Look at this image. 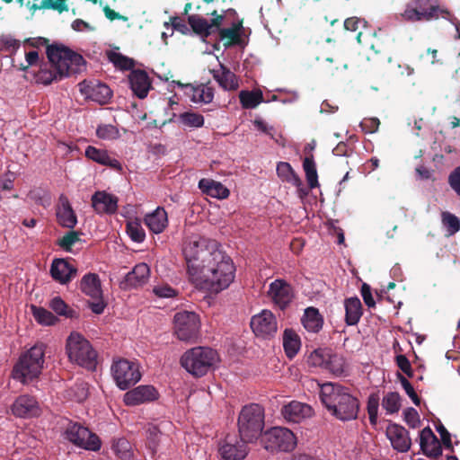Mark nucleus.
I'll use <instances>...</instances> for the list:
<instances>
[{"label":"nucleus","instance_id":"obj_1","mask_svg":"<svg viewBox=\"0 0 460 460\" xmlns=\"http://www.w3.org/2000/svg\"><path fill=\"white\" fill-rule=\"evenodd\" d=\"M190 281L199 289L218 294L234 281L233 261H188Z\"/></svg>","mask_w":460,"mask_h":460},{"label":"nucleus","instance_id":"obj_2","mask_svg":"<svg viewBox=\"0 0 460 460\" xmlns=\"http://www.w3.org/2000/svg\"><path fill=\"white\" fill-rule=\"evenodd\" d=\"M318 385L321 401L332 416L342 421L357 419L359 403L349 388L335 383Z\"/></svg>","mask_w":460,"mask_h":460},{"label":"nucleus","instance_id":"obj_3","mask_svg":"<svg viewBox=\"0 0 460 460\" xmlns=\"http://www.w3.org/2000/svg\"><path fill=\"white\" fill-rule=\"evenodd\" d=\"M45 345L37 343L19 357L12 371L14 380L28 385L37 379L42 372L45 363Z\"/></svg>","mask_w":460,"mask_h":460},{"label":"nucleus","instance_id":"obj_4","mask_svg":"<svg viewBox=\"0 0 460 460\" xmlns=\"http://www.w3.org/2000/svg\"><path fill=\"white\" fill-rule=\"evenodd\" d=\"M47 58L58 69V74L65 77L79 74L85 69L86 61L83 56L60 42L55 41L51 46H48Z\"/></svg>","mask_w":460,"mask_h":460},{"label":"nucleus","instance_id":"obj_5","mask_svg":"<svg viewBox=\"0 0 460 460\" xmlns=\"http://www.w3.org/2000/svg\"><path fill=\"white\" fill-rule=\"evenodd\" d=\"M69 360L88 370H94L97 365V352L90 341L77 332H72L66 343Z\"/></svg>","mask_w":460,"mask_h":460},{"label":"nucleus","instance_id":"obj_6","mask_svg":"<svg viewBox=\"0 0 460 460\" xmlns=\"http://www.w3.org/2000/svg\"><path fill=\"white\" fill-rule=\"evenodd\" d=\"M218 361L216 350L208 347H195L186 350L181 358V367L190 375L200 377Z\"/></svg>","mask_w":460,"mask_h":460},{"label":"nucleus","instance_id":"obj_7","mask_svg":"<svg viewBox=\"0 0 460 460\" xmlns=\"http://www.w3.org/2000/svg\"><path fill=\"white\" fill-rule=\"evenodd\" d=\"M408 22H430L439 17L451 21L452 14L434 0H410L402 13Z\"/></svg>","mask_w":460,"mask_h":460},{"label":"nucleus","instance_id":"obj_8","mask_svg":"<svg viewBox=\"0 0 460 460\" xmlns=\"http://www.w3.org/2000/svg\"><path fill=\"white\" fill-rule=\"evenodd\" d=\"M264 428V410L257 404L244 406L238 418L240 437L247 442L256 440Z\"/></svg>","mask_w":460,"mask_h":460},{"label":"nucleus","instance_id":"obj_9","mask_svg":"<svg viewBox=\"0 0 460 460\" xmlns=\"http://www.w3.org/2000/svg\"><path fill=\"white\" fill-rule=\"evenodd\" d=\"M219 246L216 240L193 236L184 242L182 252L184 259H226Z\"/></svg>","mask_w":460,"mask_h":460},{"label":"nucleus","instance_id":"obj_10","mask_svg":"<svg viewBox=\"0 0 460 460\" xmlns=\"http://www.w3.org/2000/svg\"><path fill=\"white\" fill-rule=\"evenodd\" d=\"M173 324L174 333L179 340L190 341L198 338L200 321L196 313L190 311L176 313L173 317Z\"/></svg>","mask_w":460,"mask_h":460},{"label":"nucleus","instance_id":"obj_11","mask_svg":"<svg viewBox=\"0 0 460 460\" xmlns=\"http://www.w3.org/2000/svg\"><path fill=\"white\" fill-rule=\"evenodd\" d=\"M268 451H292L296 446L294 433L287 428L274 427L266 431L262 438Z\"/></svg>","mask_w":460,"mask_h":460},{"label":"nucleus","instance_id":"obj_12","mask_svg":"<svg viewBox=\"0 0 460 460\" xmlns=\"http://www.w3.org/2000/svg\"><path fill=\"white\" fill-rule=\"evenodd\" d=\"M82 292L91 297L93 301L88 302V306L95 314H101L104 312L107 303L103 298L101 280L97 274L88 273L84 275L80 282Z\"/></svg>","mask_w":460,"mask_h":460},{"label":"nucleus","instance_id":"obj_13","mask_svg":"<svg viewBox=\"0 0 460 460\" xmlns=\"http://www.w3.org/2000/svg\"><path fill=\"white\" fill-rule=\"evenodd\" d=\"M111 374L118 387L126 390L141 379L139 366L127 359L114 361L111 366Z\"/></svg>","mask_w":460,"mask_h":460},{"label":"nucleus","instance_id":"obj_14","mask_svg":"<svg viewBox=\"0 0 460 460\" xmlns=\"http://www.w3.org/2000/svg\"><path fill=\"white\" fill-rule=\"evenodd\" d=\"M66 438L73 444L87 449L96 451L101 447L99 438L87 428L79 424H73L66 429Z\"/></svg>","mask_w":460,"mask_h":460},{"label":"nucleus","instance_id":"obj_15","mask_svg":"<svg viewBox=\"0 0 460 460\" xmlns=\"http://www.w3.org/2000/svg\"><path fill=\"white\" fill-rule=\"evenodd\" d=\"M251 328L254 334L261 338L274 336L278 331V323L275 315L269 310H262L252 316Z\"/></svg>","mask_w":460,"mask_h":460},{"label":"nucleus","instance_id":"obj_16","mask_svg":"<svg viewBox=\"0 0 460 460\" xmlns=\"http://www.w3.org/2000/svg\"><path fill=\"white\" fill-rule=\"evenodd\" d=\"M158 391L153 385H138L125 393L123 402L128 406H137L157 400Z\"/></svg>","mask_w":460,"mask_h":460},{"label":"nucleus","instance_id":"obj_17","mask_svg":"<svg viewBox=\"0 0 460 460\" xmlns=\"http://www.w3.org/2000/svg\"><path fill=\"white\" fill-rule=\"evenodd\" d=\"M247 441L228 436L219 447V454L224 460H243L248 454Z\"/></svg>","mask_w":460,"mask_h":460},{"label":"nucleus","instance_id":"obj_18","mask_svg":"<svg viewBox=\"0 0 460 460\" xmlns=\"http://www.w3.org/2000/svg\"><path fill=\"white\" fill-rule=\"evenodd\" d=\"M12 413L17 418H33L40 414V407L37 400L29 394L18 396L11 406Z\"/></svg>","mask_w":460,"mask_h":460},{"label":"nucleus","instance_id":"obj_19","mask_svg":"<svg viewBox=\"0 0 460 460\" xmlns=\"http://www.w3.org/2000/svg\"><path fill=\"white\" fill-rule=\"evenodd\" d=\"M268 295L274 305L281 310L285 309L294 297L291 286L283 279H276L271 282Z\"/></svg>","mask_w":460,"mask_h":460},{"label":"nucleus","instance_id":"obj_20","mask_svg":"<svg viewBox=\"0 0 460 460\" xmlns=\"http://www.w3.org/2000/svg\"><path fill=\"white\" fill-rule=\"evenodd\" d=\"M56 218L58 224L65 228L73 229L77 224V217L68 198L61 194L56 205Z\"/></svg>","mask_w":460,"mask_h":460},{"label":"nucleus","instance_id":"obj_21","mask_svg":"<svg viewBox=\"0 0 460 460\" xmlns=\"http://www.w3.org/2000/svg\"><path fill=\"white\" fill-rule=\"evenodd\" d=\"M149 274V266L145 262H140L125 275L124 279L119 282V288L123 290H128L140 287L146 282Z\"/></svg>","mask_w":460,"mask_h":460},{"label":"nucleus","instance_id":"obj_22","mask_svg":"<svg viewBox=\"0 0 460 460\" xmlns=\"http://www.w3.org/2000/svg\"><path fill=\"white\" fill-rule=\"evenodd\" d=\"M387 438L390 440L394 449L398 452H407L411 447V438L408 431L398 424H389L385 431Z\"/></svg>","mask_w":460,"mask_h":460},{"label":"nucleus","instance_id":"obj_23","mask_svg":"<svg viewBox=\"0 0 460 460\" xmlns=\"http://www.w3.org/2000/svg\"><path fill=\"white\" fill-rule=\"evenodd\" d=\"M178 86L185 89V94L195 103H210L214 98V89L208 84H200L194 86L190 84H183L179 81H173Z\"/></svg>","mask_w":460,"mask_h":460},{"label":"nucleus","instance_id":"obj_24","mask_svg":"<svg viewBox=\"0 0 460 460\" xmlns=\"http://www.w3.org/2000/svg\"><path fill=\"white\" fill-rule=\"evenodd\" d=\"M130 88L134 94L139 99L147 96L152 87L151 80L145 70L134 69L128 75Z\"/></svg>","mask_w":460,"mask_h":460},{"label":"nucleus","instance_id":"obj_25","mask_svg":"<svg viewBox=\"0 0 460 460\" xmlns=\"http://www.w3.org/2000/svg\"><path fill=\"white\" fill-rule=\"evenodd\" d=\"M118 198L106 191H96L92 196V206L98 214H114L118 209Z\"/></svg>","mask_w":460,"mask_h":460},{"label":"nucleus","instance_id":"obj_26","mask_svg":"<svg viewBox=\"0 0 460 460\" xmlns=\"http://www.w3.org/2000/svg\"><path fill=\"white\" fill-rule=\"evenodd\" d=\"M243 30V19H237L232 22L229 28H223L217 32L218 39L223 41L226 49L232 46L241 45L243 40L241 38Z\"/></svg>","mask_w":460,"mask_h":460},{"label":"nucleus","instance_id":"obj_27","mask_svg":"<svg viewBox=\"0 0 460 460\" xmlns=\"http://www.w3.org/2000/svg\"><path fill=\"white\" fill-rule=\"evenodd\" d=\"M281 413L288 421L297 423L312 416L313 410L305 403L292 401L282 408Z\"/></svg>","mask_w":460,"mask_h":460},{"label":"nucleus","instance_id":"obj_28","mask_svg":"<svg viewBox=\"0 0 460 460\" xmlns=\"http://www.w3.org/2000/svg\"><path fill=\"white\" fill-rule=\"evenodd\" d=\"M210 73L218 85L225 91H236L239 88L236 75L224 64L219 63V68L212 69Z\"/></svg>","mask_w":460,"mask_h":460},{"label":"nucleus","instance_id":"obj_29","mask_svg":"<svg viewBox=\"0 0 460 460\" xmlns=\"http://www.w3.org/2000/svg\"><path fill=\"white\" fill-rule=\"evenodd\" d=\"M420 445L423 453L429 457H438L442 454L441 444L429 428L420 431Z\"/></svg>","mask_w":460,"mask_h":460},{"label":"nucleus","instance_id":"obj_30","mask_svg":"<svg viewBox=\"0 0 460 460\" xmlns=\"http://www.w3.org/2000/svg\"><path fill=\"white\" fill-rule=\"evenodd\" d=\"M76 269L68 261H52L51 277L60 284H66L76 275Z\"/></svg>","mask_w":460,"mask_h":460},{"label":"nucleus","instance_id":"obj_31","mask_svg":"<svg viewBox=\"0 0 460 460\" xmlns=\"http://www.w3.org/2000/svg\"><path fill=\"white\" fill-rule=\"evenodd\" d=\"M84 155L88 159H91L97 164L108 166L118 172L122 171V165L119 161L115 158H111L109 155L107 150L99 149L93 146H88L85 149Z\"/></svg>","mask_w":460,"mask_h":460},{"label":"nucleus","instance_id":"obj_32","mask_svg":"<svg viewBox=\"0 0 460 460\" xmlns=\"http://www.w3.org/2000/svg\"><path fill=\"white\" fill-rule=\"evenodd\" d=\"M84 93L92 101L100 104H106L112 97V91L111 88L102 83H97L92 85H87Z\"/></svg>","mask_w":460,"mask_h":460},{"label":"nucleus","instance_id":"obj_33","mask_svg":"<svg viewBox=\"0 0 460 460\" xmlns=\"http://www.w3.org/2000/svg\"><path fill=\"white\" fill-rule=\"evenodd\" d=\"M199 188L203 193L212 198L226 199L230 194L229 190L221 182L210 179H201L199 181Z\"/></svg>","mask_w":460,"mask_h":460},{"label":"nucleus","instance_id":"obj_34","mask_svg":"<svg viewBox=\"0 0 460 460\" xmlns=\"http://www.w3.org/2000/svg\"><path fill=\"white\" fill-rule=\"evenodd\" d=\"M168 223L167 213L163 208H157L145 217L146 226L155 234L162 233Z\"/></svg>","mask_w":460,"mask_h":460},{"label":"nucleus","instance_id":"obj_35","mask_svg":"<svg viewBox=\"0 0 460 460\" xmlns=\"http://www.w3.org/2000/svg\"><path fill=\"white\" fill-rule=\"evenodd\" d=\"M304 328L313 333L318 332L323 324V319L318 309L314 307H307L301 319Z\"/></svg>","mask_w":460,"mask_h":460},{"label":"nucleus","instance_id":"obj_36","mask_svg":"<svg viewBox=\"0 0 460 460\" xmlns=\"http://www.w3.org/2000/svg\"><path fill=\"white\" fill-rule=\"evenodd\" d=\"M345 321L348 325L357 324L362 315L361 302L358 297H349L344 302Z\"/></svg>","mask_w":460,"mask_h":460},{"label":"nucleus","instance_id":"obj_37","mask_svg":"<svg viewBox=\"0 0 460 460\" xmlns=\"http://www.w3.org/2000/svg\"><path fill=\"white\" fill-rule=\"evenodd\" d=\"M283 347L289 358H294L300 349L301 341L298 334L291 330L286 329L283 333Z\"/></svg>","mask_w":460,"mask_h":460},{"label":"nucleus","instance_id":"obj_38","mask_svg":"<svg viewBox=\"0 0 460 460\" xmlns=\"http://www.w3.org/2000/svg\"><path fill=\"white\" fill-rule=\"evenodd\" d=\"M188 23L190 26V31L203 39L213 35L208 21L199 14L189 15Z\"/></svg>","mask_w":460,"mask_h":460},{"label":"nucleus","instance_id":"obj_39","mask_svg":"<svg viewBox=\"0 0 460 460\" xmlns=\"http://www.w3.org/2000/svg\"><path fill=\"white\" fill-rule=\"evenodd\" d=\"M65 76L59 75L58 69L51 64L50 67H48L47 64L40 65L39 71L35 74L36 82L45 85L50 84L54 81H60Z\"/></svg>","mask_w":460,"mask_h":460},{"label":"nucleus","instance_id":"obj_40","mask_svg":"<svg viewBox=\"0 0 460 460\" xmlns=\"http://www.w3.org/2000/svg\"><path fill=\"white\" fill-rule=\"evenodd\" d=\"M278 176L283 181L299 187L302 185V181L299 176L295 172L290 164L287 162H279L277 165Z\"/></svg>","mask_w":460,"mask_h":460},{"label":"nucleus","instance_id":"obj_41","mask_svg":"<svg viewBox=\"0 0 460 460\" xmlns=\"http://www.w3.org/2000/svg\"><path fill=\"white\" fill-rule=\"evenodd\" d=\"M303 169L310 189L319 186L316 164L313 155H306L303 161Z\"/></svg>","mask_w":460,"mask_h":460},{"label":"nucleus","instance_id":"obj_42","mask_svg":"<svg viewBox=\"0 0 460 460\" xmlns=\"http://www.w3.org/2000/svg\"><path fill=\"white\" fill-rule=\"evenodd\" d=\"M107 58L110 62H111L116 68L120 70H134L135 60L128 57L122 55L119 52H116L113 50H108L106 52Z\"/></svg>","mask_w":460,"mask_h":460},{"label":"nucleus","instance_id":"obj_43","mask_svg":"<svg viewBox=\"0 0 460 460\" xmlns=\"http://www.w3.org/2000/svg\"><path fill=\"white\" fill-rule=\"evenodd\" d=\"M31 311L35 321L40 325L51 326L55 325L58 321L57 316L43 307L31 305Z\"/></svg>","mask_w":460,"mask_h":460},{"label":"nucleus","instance_id":"obj_44","mask_svg":"<svg viewBox=\"0 0 460 460\" xmlns=\"http://www.w3.org/2000/svg\"><path fill=\"white\" fill-rule=\"evenodd\" d=\"M239 99L243 109H254L263 101V96L261 91H241Z\"/></svg>","mask_w":460,"mask_h":460},{"label":"nucleus","instance_id":"obj_45","mask_svg":"<svg viewBox=\"0 0 460 460\" xmlns=\"http://www.w3.org/2000/svg\"><path fill=\"white\" fill-rule=\"evenodd\" d=\"M49 307L58 315L65 316L66 318H76L77 313L70 308L65 301L59 297L55 296L49 302Z\"/></svg>","mask_w":460,"mask_h":460},{"label":"nucleus","instance_id":"obj_46","mask_svg":"<svg viewBox=\"0 0 460 460\" xmlns=\"http://www.w3.org/2000/svg\"><path fill=\"white\" fill-rule=\"evenodd\" d=\"M112 450L121 460H129L133 456L130 443L123 438L113 441Z\"/></svg>","mask_w":460,"mask_h":460},{"label":"nucleus","instance_id":"obj_47","mask_svg":"<svg viewBox=\"0 0 460 460\" xmlns=\"http://www.w3.org/2000/svg\"><path fill=\"white\" fill-rule=\"evenodd\" d=\"M382 406L387 414L397 412L401 407V399L398 393L390 392L382 400Z\"/></svg>","mask_w":460,"mask_h":460},{"label":"nucleus","instance_id":"obj_48","mask_svg":"<svg viewBox=\"0 0 460 460\" xmlns=\"http://www.w3.org/2000/svg\"><path fill=\"white\" fill-rule=\"evenodd\" d=\"M162 437V433L155 426H149L146 429L147 447L152 456L155 455L157 452Z\"/></svg>","mask_w":460,"mask_h":460},{"label":"nucleus","instance_id":"obj_49","mask_svg":"<svg viewBox=\"0 0 460 460\" xmlns=\"http://www.w3.org/2000/svg\"><path fill=\"white\" fill-rule=\"evenodd\" d=\"M345 362L342 357L330 353L325 368L336 376L344 372Z\"/></svg>","mask_w":460,"mask_h":460},{"label":"nucleus","instance_id":"obj_50","mask_svg":"<svg viewBox=\"0 0 460 460\" xmlns=\"http://www.w3.org/2000/svg\"><path fill=\"white\" fill-rule=\"evenodd\" d=\"M330 353L331 351L326 349L314 350L308 357L309 365L325 368Z\"/></svg>","mask_w":460,"mask_h":460},{"label":"nucleus","instance_id":"obj_51","mask_svg":"<svg viewBox=\"0 0 460 460\" xmlns=\"http://www.w3.org/2000/svg\"><path fill=\"white\" fill-rule=\"evenodd\" d=\"M179 119L183 125L190 128H200L204 125V117L191 111L180 114Z\"/></svg>","mask_w":460,"mask_h":460},{"label":"nucleus","instance_id":"obj_52","mask_svg":"<svg viewBox=\"0 0 460 460\" xmlns=\"http://www.w3.org/2000/svg\"><path fill=\"white\" fill-rule=\"evenodd\" d=\"M443 226L447 228L449 234H454L460 229V220L454 214L444 211L441 214Z\"/></svg>","mask_w":460,"mask_h":460},{"label":"nucleus","instance_id":"obj_53","mask_svg":"<svg viewBox=\"0 0 460 460\" xmlns=\"http://www.w3.org/2000/svg\"><path fill=\"white\" fill-rule=\"evenodd\" d=\"M96 136L103 140H113L119 137V129L111 124H102L96 128Z\"/></svg>","mask_w":460,"mask_h":460},{"label":"nucleus","instance_id":"obj_54","mask_svg":"<svg viewBox=\"0 0 460 460\" xmlns=\"http://www.w3.org/2000/svg\"><path fill=\"white\" fill-rule=\"evenodd\" d=\"M68 395L74 401L79 402L84 401L88 396L87 384L84 382L75 384L68 390Z\"/></svg>","mask_w":460,"mask_h":460},{"label":"nucleus","instance_id":"obj_55","mask_svg":"<svg viewBox=\"0 0 460 460\" xmlns=\"http://www.w3.org/2000/svg\"><path fill=\"white\" fill-rule=\"evenodd\" d=\"M127 233L137 243L143 242L146 236L145 231L138 222H128L127 224Z\"/></svg>","mask_w":460,"mask_h":460},{"label":"nucleus","instance_id":"obj_56","mask_svg":"<svg viewBox=\"0 0 460 460\" xmlns=\"http://www.w3.org/2000/svg\"><path fill=\"white\" fill-rule=\"evenodd\" d=\"M28 197L36 204L40 205L44 208L49 207L51 203V198L49 194L39 190H31L28 193Z\"/></svg>","mask_w":460,"mask_h":460},{"label":"nucleus","instance_id":"obj_57","mask_svg":"<svg viewBox=\"0 0 460 460\" xmlns=\"http://www.w3.org/2000/svg\"><path fill=\"white\" fill-rule=\"evenodd\" d=\"M209 14L213 16V18L208 22L211 32L212 34L217 33L223 29V22L226 16L222 13V11L219 13L217 10L212 11Z\"/></svg>","mask_w":460,"mask_h":460},{"label":"nucleus","instance_id":"obj_58","mask_svg":"<svg viewBox=\"0 0 460 460\" xmlns=\"http://www.w3.org/2000/svg\"><path fill=\"white\" fill-rule=\"evenodd\" d=\"M79 234L75 231L66 233L59 241L58 244L66 251H70L71 247L79 242Z\"/></svg>","mask_w":460,"mask_h":460},{"label":"nucleus","instance_id":"obj_59","mask_svg":"<svg viewBox=\"0 0 460 460\" xmlns=\"http://www.w3.org/2000/svg\"><path fill=\"white\" fill-rule=\"evenodd\" d=\"M40 7H43L44 9L56 10L58 13H62L64 11L68 10L67 4H66V0H43L40 3Z\"/></svg>","mask_w":460,"mask_h":460},{"label":"nucleus","instance_id":"obj_60","mask_svg":"<svg viewBox=\"0 0 460 460\" xmlns=\"http://www.w3.org/2000/svg\"><path fill=\"white\" fill-rule=\"evenodd\" d=\"M153 291L155 296L162 298H171L177 295L176 290L167 284L155 286Z\"/></svg>","mask_w":460,"mask_h":460},{"label":"nucleus","instance_id":"obj_61","mask_svg":"<svg viewBox=\"0 0 460 460\" xmlns=\"http://www.w3.org/2000/svg\"><path fill=\"white\" fill-rule=\"evenodd\" d=\"M399 379H400L402 388L404 389L407 395L412 400L413 403L417 406L420 405V398L418 397L417 394L415 393L411 383L402 376H400Z\"/></svg>","mask_w":460,"mask_h":460},{"label":"nucleus","instance_id":"obj_62","mask_svg":"<svg viewBox=\"0 0 460 460\" xmlns=\"http://www.w3.org/2000/svg\"><path fill=\"white\" fill-rule=\"evenodd\" d=\"M448 183L454 191L460 197V166L456 167L449 174Z\"/></svg>","mask_w":460,"mask_h":460},{"label":"nucleus","instance_id":"obj_63","mask_svg":"<svg viewBox=\"0 0 460 460\" xmlns=\"http://www.w3.org/2000/svg\"><path fill=\"white\" fill-rule=\"evenodd\" d=\"M171 24L175 31L181 32V34H183V35L190 34V29L181 18H179L177 16L172 17Z\"/></svg>","mask_w":460,"mask_h":460},{"label":"nucleus","instance_id":"obj_64","mask_svg":"<svg viewBox=\"0 0 460 460\" xmlns=\"http://www.w3.org/2000/svg\"><path fill=\"white\" fill-rule=\"evenodd\" d=\"M396 363L399 368L406 374L409 377L412 376V370L409 359L404 355H398L396 357Z\"/></svg>","mask_w":460,"mask_h":460}]
</instances>
